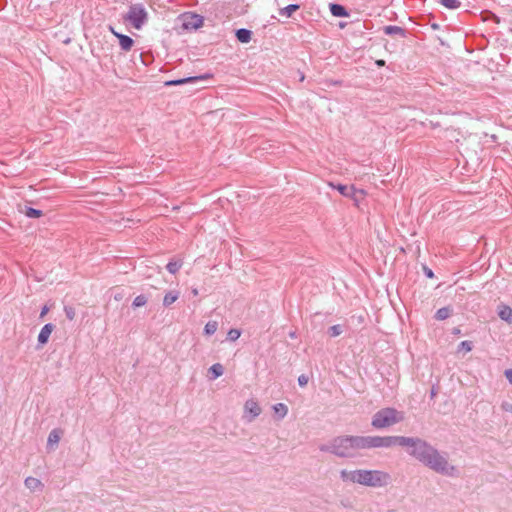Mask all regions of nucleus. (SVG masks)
<instances>
[{
  "mask_svg": "<svg viewBox=\"0 0 512 512\" xmlns=\"http://www.w3.org/2000/svg\"><path fill=\"white\" fill-rule=\"evenodd\" d=\"M124 20L131 24L135 29L140 30L148 21V12L143 4L136 3L129 7Z\"/></svg>",
  "mask_w": 512,
  "mask_h": 512,
  "instance_id": "nucleus-5",
  "label": "nucleus"
},
{
  "mask_svg": "<svg viewBox=\"0 0 512 512\" xmlns=\"http://www.w3.org/2000/svg\"><path fill=\"white\" fill-rule=\"evenodd\" d=\"M62 433L63 432L60 429H53L49 433V436L47 439V449H49V450L55 449V447L58 445V443L61 439Z\"/></svg>",
  "mask_w": 512,
  "mask_h": 512,
  "instance_id": "nucleus-10",
  "label": "nucleus"
},
{
  "mask_svg": "<svg viewBox=\"0 0 512 512\" xmlns=\"http://www.w3.org/2000/svg\"><path fill=\"white\" fill-rule=\"evenodd\" d=\"M24 485L32 492L41 491L44 487L43 483L34 477H27L24 481Z\"/></svg>",
  "mask_w": 512,
  "mask_h": 512,
  "instance_id": "nucleus-12",
  "label": "nucleus"
},
{
  "mask_svg": "<svg viewBox=\"0 0 512 512\" xmlns=\"http://www.w3.org/2000/svg\"><path fill=\"white\" fill-rule=\"evenodd\" d=\"M361 450L374 448H391L401 446L417 461L448 477L459 476V469L450 464L446 453H441L434 446L420 437L408 436H360Z\"/></svg>",
  "mask_w": 512,
  "mask_h": 512,
  "instance_id": "nucleus-1",
  "label": "nucleus"
},
{
  "mask_svg": "<svg viewBox=\"0 0 512 512\" xmlns=\"http://www.w3.org/2000/svg\"><path fill=\"white\" fill-rule=\"evenodd\" d=\"M272 409L279 420L283 419L288 413V407L284 403H277L272 406Z\"/></svg>",
  "mask_w": 512,
  "mask_h": 512,
  "instance_id": "nucleus-16",
  "label": "nucleus"
},
{
  "mask_svg": "<svg viewBox=\"0 0 512 512\" xmlns=\"http://www.w3.org/2000/svg\"><path fill=\"white\" fill-rule=\"evenodd\" d=\"M298 383L300 386H305L308 383V377L304 374L300 375L298 377Z\"/></svg>",
  "mask_w": 512,
  "mask_h": 512,
  "instance_id": "nucleus-33",
  "label": "nucleus"
},
{
  "mask_svg": "<svg viewBox=\"0 0 512 512\" xmlns=\"http://www.w3.org/2000/svg\"><path fill=\"white\" fill-rule=\"evenodd\" d=\"M450 309L448 307H443L437 310L435 314V318L437 320H445L450 316Z\"/></svg>",
  "mask_w": 512,
  "mask_h": 512,
  "instance_id": "nucleus-24",
  "label": "nucleus"
},
{
  "mask_svg": "<svg viewBox=\"0 0 512 512\" xmlns=\"http://www.w3.org/2000/svg\"><path fill=\"white\" fill-rule=\"evenodd\" d=\"M498 316L502 320H504L508 323H512V309L509 306H506V305L499 306Z\"/></svg>",
  "mask_w": 512,
  "mask_h": 512,
  "instance_id": "nucleus-13",
  "label": "nucleus"
},
{
  "mask_svg": "<svg viewBox=\"0 0 512 512\" xmlns=\"http://www.w3.org/2000/svg\"><path fill=\"white\" fill-rule=\"evenodd\" d=\"M366 193L362 189H354L351 191L350 198L355 202L356 205H358L365 197Z\"/></svg>",
  "mask_w": 512,
  "mask_h": 512,
  "instance_id": "nucleus-20",
  "label": "nucleus"
},
{
  "mask_svg": "<svg viewBox=\"0 0 512 512\" xmlns=\"http://www.w3.org/2000/svg\"><path fill=\"white\" fill-rule=\"evenodd\" d=\"M299 9V5L297 4H290L283 9L280 10L281 15H285L286 17H290L296 10Z\"/></svg>",
  "mask_w": 512,
  "mask_h": 512,
  "instance_id": "nucleus-23",
  "label": "nucleus"
},
{
  "mask_svg": "<svg viewBox=\"0 0 512 512\" xmlns=\"http://www.w3.org/2000/svg\"><path fill=\"white\" fill-rule=\"evenodd\" d=\"M501 408L506 411V412H509L512 414V403L510 402H503L502 405H501Z\"/></svg>",
  "mask_w": 512,
  "mask_h": 512,
  "instance_id": "nucleus-34",
  "label": "nucleus"
},
{
  "mask_svg": "<svg viewBox=\"0 0 512 512\" xmlns=\"http://www.w3.org/2000/svg\"><path fill=\"white\" fill-rule=\"evenodd\" d=\"M439 3L448 9H457L461 5L458 0H439Z\"/></svg>",
  "mask_w": 512,
  "mask_h": 512,
  "instance_id": "nucleus-25",
  "label": "nucleus"
},
{
  "mask_svg": "<svg viewBox=\"0 0 512 512\" xmlns=\"http://www.w3.org/2000/svg\"><path fill=\"white\" fill-rule=\"evenodd\" d=\"M147 301L148 300H147V297L145 295H138L133 300L132 306L134 308H139V307H142V306L146 305Z\"/></svg>",
  "mask_w": 512,
  "mask_h": 512,
  "instance_id": "nucleus-27",
  "label": "nucleus"
},
{
  "mask_svg": "<svg viewBox=\"0 0 512 512\" xmlns=\"http://www.w3.org/2000/svg\"><path fill=\"white\" fill-rule=\"evenodd\" d=\"M241 336V331L239 329H230L227 333V339L229 341H236Z\"/></svg>",
  "mask_w": 512,
  "mask_h": 512,
  "instance_id": "nucleus-28",
  "label": "nucleus"
},
{
  "mask_svg": "<svg viewBox=\"0 0 512 512\" xmlns=\"http://www.w3.org/2000/svg\"><path fill=\"white\" fill-rule=\"evenodd\" d=\"M330 11H331L332 15L336 16V17H345L348 15L345 7H343L342 5H339V4H331Z\"/></svg>",
  "mask_w": 512,
  "mask_h": 512,
  "instance_id": "nucleus-18",
  "label": "nucleus"
},
{
  "mask_svg": "<svg viewBox=\"0 0 512 512\" xmlns=\"http://www.w3.org/2000/svg\"><path fill=\"white\" fill-rule=\"evenodd\" d=\"M121 298H122V296H121V295H117V296H115V299H116V300H120Z\"/></svg>",
  "mask_w": 512,
  "mask_h": 512,
  "instance_id": "nucleus-40",
  "label": "nucleus"
},
{
  "mask_svg": "<svg viewBox=\"0 0 512 512\" xmlns=\"http://www.w3.org/2000/svg\"><path fill=\"white\" fill-rule=\"evenodd\" d=\"M236 37L239 42L248 43L251 40L252 32L248 29L241 28L236 31Z\"/></svg>",
  "mask_w": 512,
  "mask_h": 512,
  "instance_id": "nucleus-15",
  "label": "nucleus"
},
{
  "mask_svg": "<svg viewBox=\"0 0 512 512\" xmlns=\"http://www.w3.org/2000/svg\"><path fill=\"white\" fill-rule=\"evenodd\" d=\"M208 78H210V75L209 74H205V75H201V76L188 77V78H183V79H178V80L167 81L165 83V85L166 86H177V85H182V84H185V83H192V82H196V81H199V80H205V79H208Z\"/></svg>",
  "mask_w": 512,
  "mask_h": 512,
  "instance_id": "nucleus-9",
  "label": "nucleus"
},
{
  "mask_svg": "<svg viewBox=\"0 0 512 512\" xmlns=\"http://www.w3.org/2000/svg\"><path fill=\"white\" fill-rule=\"evenodd\" d=\"M54 328H55V326L51 323L45 324L42 327V329L40 330V333L38 335L39 345L43 346L48 342L49 337H50L51 333L53 332Z\"/></svg>",
  "mask_w": 512,
  "mask_h": 512,
  "instance_id": "nucleus-7",
  "label": "nucleus"
},
{
  "mask_svg": "<svg viewBox=\"0 0 512 512\" xmlns=\"http://www.w3.org/2000/svg\"><path fill=\"white\" fill-rule=\"evenodd\" d=\"M426 276L429 278L433 277V272L430 269H425Z\"/></svg>",
  "mask_w": 512,
  "mask_h": 512,
  "instance_id": "nucleus-37",
  "label": "nucleus"
},
{
  "mask_svg": "<svg viewBox=\"0 0 512 512\" xmlns=\"http://www.w3.org/2000/svg\"><path fill=\"white\" fill-rule=\"evenodd\" d=\"M384 32L387 35H401V36L404 35V30L399 26H392V25L386 26L384 28Z\"/></svg>",
  "mask_w": 512,
  "mask_h": 512,
  "instance_id": "nucleus-21",
  "label": "nucleus"
},
{
  "mask_svg": "<svg viewBox=\"0 0 512 512\" xmlns=\"http://www.w3.org/2000/svg\"><path fill=\"white\" fill-rule=\"evenodd\" d=\"M182 266V262L180 261H170L166 268L167 270L171 273V274H175L179 271V269L181 268Z\"/></svg>",
  "mask_w": 512,
  "mask_h": 512,
  "instance_id": "nucleus-26",
  "label": "nucleus"
},
{
  "mask_svg": "<svg viewBox=\"0 0 512 512\" xmlns=\"http://www.w3.org/2000/svg\"><path fill=\"white\" fill-rule=\"evenodd\" d=\"M179 298V292L177 291H169L165 294L163 298V305L165 307H168L172 305L174 302H176Z\"/></svg>",
  "mask_w": 512,
  "mask_h": 512,
  "instance_id": "nucleus-17",
  "label": "nucleus"
},
{
  "mask_svg": "<svg viewBox=\"0 0 512 512\" xmlns=\"http://www.w3.org/2000/svg\"><path fill=\"white\" fill-rule=\"evenodd\" d=\"M376 65L379 66V67H382L385 65V61L384 60H377L376 61Z\"/></svg>",
  "mask_w": 512,
  "mask_h": 512,
  "instance_id": "nucleus-38",
  "label": "nucleus"
},
{
  "mask_svg": "<svg viewBox=\"0 0 512 512\" xmlns=\"http://www.w3.org/2000/svg\"><path fill=\"white\" fill-rule=\"evenodd\" d=\"M339 476L343 483L358 484L375 489L385 488L392 483L390 473L377 469H342Z\"/></svg>",
  "mask_w": 512,
  "mask_h": 512,
  "instance_id": "nucleus-2",
  "label": "nucleus"
},
{
  "mask_svg": "<svg viewBox=\"0 0 512 512\" xmlns=\"http://www.w3.org/2000/svg\"><path fill=\"white\" fill-rule=\"evenodd\" d=\"M183 25L187 29H197L203 25V18L197 14L189 15L185 18Z\"/></svg>",
  "mask_w": 512,
  "mask_h": 512,
  "instance_id": "nucleus-8",
  "label": "nucleus"
},
{
  "mask_svg": "<svg viewBox=\"0 0 512 512\" xmlns=\"http://www.w3.org/2000/svg\"><path fill=\"white\" fill-rule=\"evenodd\" d=\"M473 348V345H472V342L471 341H462L460 344H459V350H464L465 352H470Z\"/></svg>",
  "mask_w": 512,
  "mask_h": 512,
  "instance_id": "nucleus-32",
  "label": "nucleus"
},
{
  "mask_svg": "<svg viewBox=\"0 0 512 512\" xmlns=\"http://www.w3.org/2000/svg\"><path fill=\"white\" fill-rule=\"evenodd\" d=\"M405 419V413L393 407L378 410L372 417L371 425L375 429H386Z\"/></svg>",
  "mask_w": 512,
  "mask_h": 512,
  "instance_id": "nucleus-4",
  "label": "nucleus"
},
{
  "mask_svg": "<svg viewBox=\"0 0 512 512\" xmlns=\"http://www.w3.org/2000/svg\"><path fill=\"white\" fill-rule=\"evenodd\" d=\"M262 412L259 403L251 398L245 401L243 406V420L247 423L253 422Z\"/></svg>",
  "mask_w": 512,
  "mask_h": 512,
  "instance_id": "nucleus-6",
  "label": "nucleus"
},
{
  "mask_svg": "<svg viewBox=\"0 0 512 512\" xmlns=\"http://www.w3.org/2000/svg\"><path fill=\"white\" fill-rule=\"evenodd\" d=\"M329 186H331L332 188H334V189L338 190V192H339L341 195H343V196H345V197H348V198H350V196H351V191H353V190L355 189V187H354V186H350V187H348V186H346V185H342V184H337V185H335V184H333V183H331V182L329 183Z\"/></svg>",
  "mask_w": 512,
  "mask_h": 512,
  "instance_id": "nucleus-14",
  "label": "nucleus"
},
{
  "mask_svg": "<svg viewBox=\"0 0 512 512\" xmlns=\"http://www.w3.org/2000/svg\"><path fill=\"white\" fill-rule=\"evenodd\" d=\"M319 449L340 458H352L361 450V439L360 436H338L321 445Z\"/></svg>",
  "mask_w": 512,
  "mask_h": 512,
  "instance_id": "nucleus-3",
  "label": "nucleus"
},
{
  "mask_svg": "<svg viewBox=\"0 0 512 512\" xmlns=\"http://www.w3.org/2000/svg\"><path fill=\"white\" fill-rule=\"evenodd\" d=\"M343 332L341 325H333L329 328L328 333L331 337H337Z\"/></svg>",
  "mask_w": 512,
  "mask_h": 512,
  "instance_id": "nucleus-30",
  "label": "nucleus"
},
{
  "mask_svg": "<svg viewBox=\"0 0 512 512\" xmlns=\"http://www.w3.org/2000/svg\"><path fill=\"white\" fill-rule=\"evenodd\" d=\"M504 374L509 383L512 384V369L505 370Z\"/></svg>",
  "mask_w": 512,
  "mask_h": 512,
  "instance_id": "nucleus-35",
  "label": "nucleus"
},
{
  "mask_svg": "<svg viewBox=\"0 0 512 512\" xmlns=\"http://www.w3.org/2000/svg\"><path fill=\"white\" fill-rule=\"evenodd\" d=\"M192 293H193L194 295H197V294H198L197 289H193Z\"/></svg>",
  "mask_w": 512,
  "mask_h": 512,
  "instance_id": "nucleus-39",
  "label": "nucleus"
},
{
  "mask_svg": "<svg viewBox=\"0 0 512 512\" xmlns=\"http://www.w3.org/2000/svg\"><path fill=\"white\" fill-rule=\"evenodd\" d=\"M112 33L119 39V44H120V47L124 50V51H129L131 50L132 46H133V39L130 38L129 36L127 35H123V34H120V33H117L116 31H114L113 29H111Z\"/></svg>",
  "mask_w": 512,
  "mask_h": 512,
  "instance_id": "nucleus-11",
  "label": "nucleus"
},
{
  "mask_svg": "<svg viewBox=\"0 0 512 512\" xmlns=\"http://www.w3.org/2000/svg\"><path fill=\"white\" fill-rule=\"evenodd\" d=\"M49 311V308L47 306H44L41 310L40 317L43 318Z\"/></svg>",
  "mask_w": 512,
  "mask_h": 512,
  "instance_id": "nucleus-36",
  "label": "nucleus"
},
{
  "mask_svg": "<svg viewBox=\"0 0 512 512\" xmlns=\"http://www.w3.org/2000/svg\"><path fill=\"white\" fill-rule=\"evenodd\" d=\"M209 373L211 374V379H216L223 375L224 373V367L220 363L213 364L209 368Z\"/></svg>",
  "mask_w": 512,
  "mask_h": 512,
  "instance_id": "nucleus-19",
  "label": "nucleus"
},
{
  "mask_svg": "<svg viewBox=\"0 0 512 512\" xmlns=\"http://www.w3.org/2000/svg\"><path fill=\"white\" fill-rule=\"evenodd\" d=\"M64 312H65L66 317L69 320H73L75 318V316H76L75 309L72 306H65L64 307Z\"/></svg>",
  "mask_w": 512,
  "mask_h": 512,
  "instance_id": "nucleus-31",
  "label": "nucleus"
},
{
  "mask_svg": "<svg viewBox=\"0 0 512 512\" xmlns=\"http://www.w3.org/2000/svg\"><path fill=\"white\" fill-rule=\"evenodd\" d=\"M25 215L29 218H39L42 216V211L34 208H27Z\"/></svg>",
  "mask_w": 512,
  "mask_h": 512,
  "instance_id": "nucleus-29",
  "label": "nucleus"
},
{
  "mask_svg": "<svg viewBox=\"0 0 512 512\" xmlns=\"http://www.w3.org/2000/svg\"><path fill=\"white\" fill-rule=\"evenodd\" d=\"M218 329V323L216 321H209L204 327V333L208 336L213 335Z\"/></svg>",
  "mask_w": 512,
  "mask_h": 512,
  "instance_id": "nucleus-22",
  "label": "nucleus"
}]
</instances>
